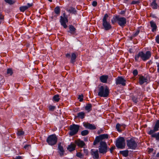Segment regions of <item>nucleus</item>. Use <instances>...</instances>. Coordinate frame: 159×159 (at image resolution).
Returning <instances> with one entry per match:
<instances>
[{
	"mask_svg": "<svg viewBox=\"0 0 159 159\" xmlns=\"http://www.w3.org/2000/svg\"><path fill=\"white\" fill-rule=\"evenodd\" d=\"M101 140L99 139L98 136L96 137L95 138V140H94L93 143V144L94 145H96Z\"/></svg>",
	"mask_w": 159,
	"mask_h": 159,
	"instance_id": "obj_36",
	"label": "nucleus"
},
{
	"mask_svg": "<svg viewBox=\"0 0 159 159\" xmlns=\"http://www.w3.org/2000/svg\"><path fill=\"white\" fill-rule=\"evenodd\" d=\"M99 153L102 154L106 153L107 150V145L105 142L101 141L100 143L99 148L98 149Z\"/></svg>",
	"mask_w": 159,
	"mask_h": 159,
	"instance_id": "obj_8",
	"label": "nucleus"
},
{
	"mask_svg": "<svg viewBox=\"0 0 159 159\" xmlns=\"http://www.w3.org/2000/svg\"><path fill=\"white\" fill-rule=\"evenodd\" d=\"M153 148H149L148 149V152L150 153L153 152Z\"/></svg>",
	"mask_w": 159,
	"mask_h": 159,
	"instance_id": "obj_58",
	"label": "nucleus"
},
{
	"mask_svg": "<svg viewBox=\"0 0 159 159\" xmlns=\"http://www.w3.org/2000/svg\"><path fill=\"white\" fill-rule=\"evenodd\" d=\"M59 95L58 94H56L53 96V100L54 101L58 102L60 100Z\"/></svg>",
	"mask_w": 159,
	"mask_h": 159,
	"instance_id": "obj_32",
	"label": "nucleus"
},
{
	"mask_svg": "<svg viewBox=\"0 0 159 159\" xmlns=\"http://www.w3.org/2000/svg\"><path fill=\"white\" fill-rule=\"evenodd\" d=\"M139 32H140V30H138L136 32L134 33V36H135V37L136 36H137L139 34Z\"/></svg>",
	"mask_w": 159,
	"mask_h": 159,
	"instance_id": "obj_52",
	"label": "nucleus"
},
{
	"mask_svg": "<svg viewBox=\"0 0 159 159\" xmlns=\"http://www.w3.org/2000/svg\"><path fill=\"white\" fill-rule=\"evenodd\" d=\"M143 61H145L148 60L150 58L151 56V52L149 51H147L146 53H144L143 52Z\"/></svg>",
	"mask_w": 159,
	"mask_h": 159,
	"instance_id": "obj_14",
	"label": "nucleus"
},
{
	"mask_svg": "<svg viewBox=\"0 0 159 159\" xmlns=\"http://www.w3.org/2000/svg\"><path fill=\"white\" fill-rule=\"evenodd\" d=\"M57 138L55 134L49 136L47 138L46 142L50 145L53 146L56 144L57 142Z\"/></svg>",
	"mask_w": 159,
	"mask_h": 159,
	"instance_id": "obj_4",
	"label": "nucleus"
},
{
	"mask_svg": "<svg viewBox=\"0 0 159 159\" xmlns=\"http://www.w3.org/2000/svg\"><path fill=\"white\" fill-rule=\"evenodd\" d=\"M85 116V114L84 112H81L77 113V117H79L81 119L84 118Z\"/></svg>",
	"mask_w": 159,
	"mask_h": 159,
	"instance_id": "obj_30",
	"label": "nucleus"
},
{
	"mask_svg": "<svg viewBox=\"0 0 159 159\" xmlns=\"http://www.w3.org/2000/svg\"><path fill=\"white\" fill-rule=\"evenodd\" d=\"M153 138H155L156 139L159 141V132L155 133L152 135Z\"/></svg>",
	"mask_w": 159,
	"mask_h": 159,
	"instance_id": "obj_38",
	"label": "nucleus"
},
{
	"mask_svg": "<svg viewBox=\"0 0 159 159\" xmlns=\"http://www.w3.org/2000/svg\"><path fill=\"white\" fill-rule=\"evenodd\" d=\"M99 139L101 140L108 139L109 137V135L107 134H102L99 135L98 136Z\"/></svg>",
	"mask_w": 159,
	"mask_h": 159,
	"instance_id": "obj_24",
	"label": "nucleus"
},
{
	"mask_svg": "<svg viewBox=\"0 0 159 159\" xmlns=\"http://www.w3.org/2000/svg\"><path fill=\"white\" fill-rule=\"evenodd\" d=\"M4 16L2 15L1 13H0V24L4 20Z\"/></svg>",
	"mask_w": 159,
	"mask_h": 159,
	"instance_id": "obj_43",
	"label": "nucleus"
},
{
	"mask_svg": "<svg viewBox=\"0 0 159 159\" xmlns=\"http://www.w3.org/2000/svg\"><path fill=\"white\" fill-rule=\"evenodd\" d=\"M151 26L152 28V31L154 32L156 30L157 26L156 23L153 21H151L150 22Z\"/></svg>",
	"mask_w": 159,
	"mask_h": 159,
	"instance_id": "obj_23",
	"label": "nucleus"
},
{
	"mask_svg": "<svg viewBox=\"0 0 159 159\" xmlns=\"http://www.w3.org/2000/svg\"><path fill=\"white\" fill-rule=\"evenodd\" d=\"M156 0H153L152 2L151 3V6L154 9H157V4L156 3Z\"/></svg>",
	"mask_w": 159,
	"mask_h": 159,
	"instance_id": "obj_29",
	"label": "nucleus"
},
{
	"mask_svg": "<svg viewBox=\"0 0 159 159\" xmlns=\"http://www.w3.org/2000/svg\"><path fill=\"white\" fill-rule=\"evenodd\" d=\"M157 71L158 73H159V62H157Z\"/></svg>",
	"mask_w": 159,
	"mask_h": 159,
	"instance_id": "obj_55",
	"label": "nucleus"
},
{
	"mask_svg": "<svg viewBox=\"0 0 159 159\" xmlns=\"http://www.w3.org/2000/svg\"><path fill=\"white\" fill-rule=\"evenodd\" d=\"M83 94L80 95H79L78 99H79V101L80 102L83 101Z\"/></svg>",
	"mask_w": 159,
	"mask_h": 159,
	"instance_id": "obj_44",
	"label": "nucleus"
},
{
	"mask_svg": "<svg viewBox=\"0 0 159 159\" xmlns=\"http://www.w3.org/2000/svg\"><path fill=\"white\" fill-rule=\"evenodd\" d=\"M129 0H125V2H126V3H127V2H128V1Z\"/></svg>",
	"mask_w": 159,
	"mask_h": 159,
	"instance_id": "obj_61",
	"label": "nucleus"
},
{
	"mask_svg": "<svg viewBox=\"0 0 159 159\" xmlns=\"http://www.w3.org/2000/svg\"><path fill=\"white\" fill-rule=\"evenodd\" d=\"M60 21L61 25L63 26L64 28L66 29L67 25H66V23H67L68 21L67 17L66 16H64V17L61 16Z\"/></svg>",
	"mask_w": 159,
	"mask_h": 159,
	"instance_id": "obj_10",
	"label": "nucleus"
},
{
	"mask_svg": "<svg viewBox=\"0 0 159 159\" xmlns=\"http://www.w3.org/2000/svg\"><path fill=\"white\" fill-rule=\"evenodd\" d=\"M69 28V30L68 31V32L70 33L72 35H76V29L73 25H70Z\"/></svg>",
	"mask_w": 159,
	"mask_h": 159,
	"instance_id": "obj_17",
	"label": "nucleus"
},
{
	"mask_svg": "<svg viewBox=\"0 0 159 159\" xmlns=\"http://www.w3.org/2000/svg\"><path fill=\"white\" fill-rule=\"evenodd\" d=\"M111 21L112 24L114 25L115 23H117L120 26L123 28L125 26L126 23V19L124 17H120L118 15L114 16Z\"/></svg>",
	"mask_w": 159,
	"mask_h": 159,
	"instance_id": "obj_1",
	"label": "nucleus"
},
{
	"mask_svg": "<svg viewBox=\"0 0 159 159\" xmlns=\"http://www.w3.org/2000/svg\"><path fill=\"white\" fill-rule=\"evenodd\" d=\"M92 106L91 103L87 104L85 107V109L88 112L92 110Z\"/></svg>",
	"mask_w": 159,
	"mask_h": 159,
	"instance_id": "obj_28",
	"label": "nucleus"
},
{
	"mask_svg": "<svg viewBox=\"0 0 159 159\" xmlns=\"http://www.w3.org/2000/svg\"><path fill=\"white\" fill-rule=\"evenodd\" d=\"M76 58V56L75 53H72L71 55V60L70 62L71 63L74 64L75 61V59Z\"/></svg>",
	"mask_w": 159,
	"mask_h": 159,
	"instance_id": "obj_26",
	"label": "nucleus"
},
{
	"mask_svg": "<svg viewBox=\"0 0 159 159\" xmlns=\"http://www.w3.org/2000/svg\"><path fill=\"white\" fill-rule=\"evenodd\" d=\"M13 73L12 70L11 69L9 68L7 69V74L8 75H11Z\"/></svg>",
	"mask_w": 159,
	"mask_h": 159,
	"instance_id": "obj_37",
	"label": "nucleus"
},
{
	"mask_svg": "<svg viewBox=\"0 0 159 159\" xmlns=\"http://www.w3.org/2000/svg\"><path fill=\"white\" fill-rule=\"evenodd\" d=\"M24 133V132L22 129H19L17 130L16 134L18 136H20L23 135Z\"/></svg>",
	"mask_w": 159,
	"mask_h": 159,
	"instance_id": "obj_33",
	"label": "nucleus"
},
{
	"mask_svg": "<svg viewBox=\"0 0 159 159\" xmlns=\"http://www.w3.org/2000/svg\"><path fill=\"white\" fill-rule=\"evenodd\" d=\"M132 100L135 103H137L138 102V99L135 97H132Z\"/></svg>",
	"mask_w": 159,
	"mask_h": 159,
	"instance_id": "obj_47",
	"label": "nucleus"
},
{
	"mask_svg": "<svg viewBox=\"0 0 159 159\" xmlns=\"http://www.w3.org/2000/svg\"><path fill=\"white\" fill-rule=\"evenodd\" d=\"M30 147V145L29 144L26 145L24 147V148L25 150H28L29 148Z\"/></svg>",
	"mask_w": 159,
	"mask_h": 159,
	"instance_id": "obj_49",
	"label": "nucleus"
},
{
	"mask_svg": "<svg viewBox=\"0 0 159 159\" xmlns=\"http://www.w3.org/2000/svg\"><path fill=\"white\" fill-rule=\"evenodd\" d=\"M115 148V146H113L109 149L111 153H113V150H114Z\"/></svg>",
	"mask_w": 159,
	"mask_h": 159,
	"instance_id": "obj_46",
	"label": "nucleus"
},
{
	"mask_svg": "<svg viewBox=\"0 0 159 159\" xmlns=\"http://www.w3.org/2000/svg\"><path fill=\"white\" fill-rule=\"evenodd\" d=\"M156 42L158 43H159V35H157L156 37Z\"/></svg>",
	"mask_w": 159,
	"mask_h": 159,
	"instance_id": "obj_51",
	"label": "nucleus"
},
{
	"mask_svg": "<svg viewBox=\"0 0 159 159\" xmlns=\"http://www.w3.org/2000/svg\"><path fill=\"white\" fill-rule=\"evenodd\" d=\"M147 79L143 76H141L139 78V83L140 85H142L145 82H147Z\"/></svg>",
	"mask_w": 159,
	"mask_h": 159,
	"instance_id": "obj_19",
	"label": "nucleus"
},
{
	"mask_svg": "<svg viewBox=\"0 0 159 159\" xmlns=\"http://www.w3.org/2000/svg\"><path fill=\"white\" fill-rule=\"evenodd\" d=\"M98 95L101 97H107L109 93V89L107 86H99L98 87Z\"/></svg>",
	"mask_w": 159,
	"mask_h": 159,
	"instance_id": "obj_2",
	"label": "nucleus"
},
{
	"mask_svg": "<svg viewBox=\"0 0 159 159\" xmlns=\"http://www.w3.org/2000/svg\"><path fill=\"white\" fill-rule=\"evenodd\" d=\"M84 141H88V138L87 137H86L84 138Z\"/></svg>",
	"mask_w": 159,
	"mask_h": 159,
	"instance_id": "obj_59",
	"label": "nucleus"
},
{
	"mask_svg": "<svg viewBox=\"0 0 159 159\" xmlns=\"http://www.w3.org/2000/svg\"><path fill=\"white\" fill-rule=\"evenodd\" d=\"M54 12L57 15L60 14L61 12V10L59 7H56L55 8Z\"/></svg>",
	"mask_w": 159,
	"mask_h": 159,
	"instance_id": "obj_31",
	"label": "nucleus"
},
{
	"mask_svg": "<svg viewBox=\"0 0 159 159\" xmlns=\"http://www.w3.org/2000/svg\"><path fill=\"white\" fill-rule=\"evenodd\" d=\"M66 57L70 58V55L69 53H67L66 54Z\"/></svg>",
	"mask_w": 159,
	"mask_h": 159,
	"instance_id": "obj_56",
	"label": "nucleus"
},
{
	"mask_svg": "<svg viewBox=\"0 0 159 159\" xmlns=\"http://www.w3.org/2000/svg\"><path fill=\"white\" fill-rule=\"evenodd\" d=\"M83 124L84 126L86 128L90 129H95L96 128V127L94 125H93L89 123L84 122Z\"/></svg>",
	"mask_w": 159,
	"mask_h": 159,
	"instance_id": "obj_15",
	"label": "nucleus"
},
{
	"mask_svg": "<svg viewBox=\"0 0 159 159\" xmlns=\"http://www.w3.org/2000/svg\"><path fill=\"white\" fill-rule=\"evenodd\" d=\"M108 78V75H102L100 77V80L103 83H107Z\"/></svg>",
	"mask_w": 159,
	"mask_h": 159,
	"instance_id": "obj_22",
	"label": "nucleus"
},
{
	"mask_svg": "<svg viewBox=\"0 0 159 159\" xmlns=\"http://www.w3.org/2000/svg\"><path fill=\"white\" fill-rule=\"evenodd\" d=\"M67 11L68 12H69L70 13H72L74 14H76L77 11L75 9V8L72 7H70L66 9Z\"/></svg>",
	"mask_w": 159,
	"mask_h": 159,
	"instance_id": "obj_20",
	"label": "nucleus"
},
{
	"mask_svg": "<svg viewBox=\"0 0 159 159\" xmlns=\"http://www.w3.org/2000/svg\"><path fill=\"white\" fill-rule=\"evenodd\" d=\"M126 80L123 78L122 76H119L116 79V85L121 84L123 86H125L126 84Z\"/></svg>",
	"mask_w": 159,
	"mask_h": 159,
	"instance_id": "obj_11",
	"label": "nucleus"
},
{
	"mask_svg": "<svg viewBox=\"0 0 159 159\" xmlns=\"http://www.w3.org/2000/svg\"><path fill=\"white\" fill-rule=\"evenodd\" d=\"M75 143L76 145H77L78 147L80 148H83L85 145L84 142L80 139L75 140Z\"/></svg>",
	"mask_w": 159,
	"mask_h": 159,
	"instance_id": "obj_16",
	"label": "nucleus"
},
{
	"mask_svg": "<svg viewBox=\"0 0 159 159\" xmlns=\"http://www.w3.org/2000/svg\"><path fill=\"white\" fill-rule=\"evenodd\" d=\"M126 12V10H122L120 12V14L122 15H124Z\"/></svg>",
	"mask_w": 159,
	"mask_h": 159,
	"instance_id": "obj_54",
	"label": "nucleus"
},
{
	"mask_svg": "<svg viewBox=\"0 0 159 159\" xmlns=\"http://www.w3.org/2000/svg\"><path fill=\"white\" fill-rule=\"evenodd\" d=\"M120 153L123 156L125 157H127L129 155V151L128 150L120 151Z\"/></svg>",
	"mask_w": 159,
	"mask_h": 159,
	"instance_id": "obj_27",
	"label": "nucleus"
},
{
	"mask_svg": "<svg viewBox=\"0 0 159 159\" xmlns=\"http://www.w3.org/2000/svg\"><path fill=\"white\" fill-rule=\"evenodd\" d=\"M125 127V125L124 124L121 125L119 123H117L116 126V128L118 131L121 132Z\"/></svg>",
	"mask_w": 159,
	"mask_h": 159,
	"instance_id": "obj_18",
	"label": "nucleus"
},
{
	"mask_svg": "<svg viewBox=\"0 0 159 159\" xmlns=\"http://www.w3.org/2000/svg\"><path fill=\"white\" fill-rule=\"evenodd\" d=\"M141 2V1L140 0H138L137 1H133L131 3V4H139Z\"/></svg>",
	"mask_w": 159,
	"mask_h": 159,
	"instance_id": "obj_42",
	"label": "nucleus"
},
{
	"mask_svg": "<svg viewBox=\"0 0 159 159\" xmlns=\"http://www.w3.org/2000/svg\"><path fill=\"white\" fill-rule=\"evenodd\" d=\"M116 145L118 148H124L125 146L124 138L123 137H120L118 139L116 140Z\"/></svg>",
	"mask_w": 159,
	"mask_h": 159,
	"instance_id": "obj_7",
	"label": "nucleus"
},
{
	"mask_svg": "<svg viewBox=\"0 0 159 159\" xmlns=\"http://www.w3.org/2000/svg\"><path fill=\"white\" fill-rule=\"evenodd\" d=\"M108 17V15L107 14H106L104 15L102 20V25L104 29L106 30H110L112 28L110 23L107 21Z\"/></svg>",
	"mask_w": 159,
	"mask_h": 159,
	"instance_id": "obj_5",
	"label": "nucleus"
},
{
	"mask_svg": "<svg viewBox=\"0 0 159 159\" xmlns=\"http://www.w3.org/2000/svg\"><path fill=\"white\" fill-rule=\"evenodd\" d=\"M55 17H57V15H56L55 16Z\"/></svg>",
	"mask_w": 159,
	"mask_h": 159,
	"instance_id": "obj_63",
	"label": "nucleus"
},
{
	"mask_svg": "<svg viewBox=\"0 0 159 159\" xmlns=\"http://www.w3.org/2000/svg\"><path fill=\"white\" fill-rule=\"evenodd\" d=\"M127 146L128 148L132 149H135L137 147V144L134 138H131L126 141Z\"/></svg>",
	"mask_w": 159,
	"mask_h": 159,
	"instance_id": "obj_6",
	"label": "nucleus"
},
{
	"mask_svg": "<svg viewBox=\"0 0 159 159\" xmlns=\"http://www.w3.org/2000/svg\"><path fill=\"white\" fill-rule=\"evenodd\" d=\"M48 108L50 111H53L55 109L56 107L55 106L50 105L49 106Z\"/></svg>",
	"mask_w": 159,
	"mask_h": 159,
	"instance_id": "obj_41",
	"label": "nucleus"
},
{
	"mask_svg": "<svg viewBox=\"0 0 159 159\" xmlns=\"http://www.w3.org/2000/svg\"><path fill=\"white\" fill-rule=\"evenodd\" d=\"M159 129V120H157L153 127V129H151L148 132V134L151 135V137L153 138V135L155 134V132L158 131Z\"/></svg>",
	"mask_w": 159,
	"mask_h": 159,
	"instance_id": "obj_9",
	"label": "nucleus"
},
{
	"mask_svg": "<svg viewBox=\"0 0 159 159\" xmlns=\"http://www.w3.org/2000/svg\"><path fill=\"white\" fill-rule=\"evenodd\" d=\"M156 157H159V152H158L156 155Z\"/></svg>",
	"mask_w": 159,
	"mask_h": 159,
	"instance_id": "obj_60",
	"label": "nucleus"
},
{
	"mask_svg": "<svg viewBox=\"0 0 159 159\" xmlns=\"http://www.w3.org/2000/svg\"><path fill=\"white\" fill-rule=\"evenodd\" d=\"M49 2H52V0H48Z\"/></svg>",
	"mask_w": 159,
	"mask_h": 159,
	"instance_id": "obj_62",
	"label": "nucleus"
},
{
	"mask_svg": "<svg viewBox=\"0 0 159 159\" xmlns=\"http://www.w3.org/2000/svg\"><path fill=\"white\" fill-rule=\"evenodd\" d=\"M33 5V4L32 3H27V6H26L27 7H28V9L32 7Z\"/></svg>",
	"mask_w": 159,
	"mask_h": 159,
	"instance_id": "obj_53",
	"label": "nucleus"
},
{
	"mask_svg": "<svg viewBox=\"0 0 159 159\" xmlns=\"http://www.w3.org/2000/svg\"><path fill=\"white\" fill-rule=\"evenodd\" d=\"M80 125L75 124L70 125L69 127V130H70L69 133V135L70 136H73L76 134L80 129Z\"/></svg>",
	"mask_w": 159,
	"mask_h": 159,
	"instance_id": "obj_3",
	"label": "nucleus"
},
{
	"mask_svg": "<svg viewBox=\"0 0 159 159\" xmlns=\"http://www.w3.org/2000/svg\"><path fill=\"white\" fill-rule=\"evenodd\" d=\"M89 133V131L87 130H85L82 131L81 132V135L83 136L87 135Z\"/></svg>",
	"mask_w": 159,
	"mask_h": 159,
	"instance_id": "obj_35",
	"label": "nucleus"
},
{
	"mask_svg": "<svg viewBox=\"0 0 159 159\" xmlns=\"http://www.w3.org/2000/svg\"><path fill=\"white\" fill-rule=\"evenodd\" d=\"M14 159H22V158L21 156H17Z\"/></svg>",
	"mask_w": 159,
	"mask_h": 159,
	"instance_id": "obj_57",
	"label": "nucleus"
},
{
	"mask_svg": "<svg viewBox=\"0 0 159 159\" xmlns=\"http://www.w3.org/2000/svg\"><path fill=\"white\" fill-rule=\"evenodd\" d=\"M133 74L134 76H137L138 74V71L137 70H134L133 72Z\"/></svg>",
	"mask_w": 159,
	"mask_h": 159,
	"instance_id": "obj_45",
	"label": "nucleus"
},
{
	"mask_svg": "<svg viewBox=\"0 0 159 159\" xmlns=\"http://www.w3.org/2000/svg\"><path fill=\"white\" fill-rule=\"evenodd\" d=\"M76 156L80 159L83 158L84 155L82 154L80 152H79L76 153Z\"/></svg>",
	"mask_w": 159,
	"mask_h": 159,
	"instance_id": "obj_39",
	"label": "nucleus"
},
{
	"mask_svg": "<svg viewBox=\"0 0 159 159\" xmlns=\"http://www.w3.org/2000/svg\"><path fill=\"white\" fill-rule=\"evenodd\" d=\"M4 1L6 3L10 5L13 4L15 2V1L12 0H4Z\"/></svg>",
	"mask_w": 159,
	"mask_h": 159,
	"instance_id": "obj_40",
	"label": "nucleus"
},
{
	"mask_svg": "<svg viewBox=\"0 0 159 159\" xmlns=\"http://www.w3.org/2000/svg\"><path fill=\"white\" fill-rule=\"evenodd\" d=\"M84 153L86 156H88V149H84L83 150Z\"/></svg>",
	"mask_w": 159,
	"mask_h": 159,
	"instance_id": "obj_48",
	"label": "nucleus"
},
{
	"mask_svg": "<svg viewBox=\"0 0 159 159\" xmlns=\"http://www.w3.org/2000/svg\"><path fill=\"white\" fill-rule=\"evenodd\" d=\"M28 7L26 6H23L20 7V11L24 12L25 11L28 9Z\"/></svg>",
	"mask_w": 159,
	"mask_h": 159,
	"instance_id": "obj_34",
	"label": "nucleus"
},
{
	"mask_svg": "<svg viewBox=\"0 0 159 159\" xmlns=\"http://www.w3.org/2000/svg\"><path fill=\"white\" fill-rule=\"evenodd\" d=\"M143 52H139L135 56L134 59L135 61L137 62H140L141 61V59L143 60Z\"/></svg>",
	"mask_w": 159,
	"mask_h": 159,
	"instance_id": "obj_13",
	"label": "nucleus"
},
{
	"mask_svg": "<svg viewBox=\"0 0 159 159\" xmlns=\"http://www.w3.org/2000/svg\"><path fill=\"white\" fill-rule=\"evenodd\" d=\"M92 5L93 7H96L97 5V2L95 1H93L92 3Z\"/></svg>",
	"mask_w": 159,
	"mask_h": 159,
	"instance_id": "obj_50",
	"label": "nucleus"
},
{
	"mask_svg": "<svg viewBox=\"0 0 159 159\" xmlns=\"http://www.w3.org/2000/svg\"><path fill=\"white\" fill-rule=\"evenodd\" d=\"M90 153L94 159H98L99 158L98 151L97 149H92L91 150Z\"/></svg>",
	"mask_w": 159,
	"mask_h": 159,
	"instance_id": "obj_12",
	"label": "nucleus"
},
{
	"mask_svg": "<svg viewBox=\"0 0 159 159\" xmlns=\"http://www.w3.org/2000/svg\"><path fill=\"white\" fill-rule=\"evenodd\" d=\"M58 149L60 150L61 153H60V154L61 156L63 155V153L65 151L63 149V147L61 145V143H59L58 146Z\"/></svg>",
	"mask_w": 159,
	"mask_h": 159,
	"instance_id": "obj_25",
	"label": "nucleus"
},
{
	"mask_svg": "<svg viewBox=\"0 0 159 159\" xmlns=\"http://www.w3.org/2000/svg\"><path fill=\"white\" fill-rule=\"evenodd\" d=\"M76 147V145L71 143L70 145H69L67 148V149L70 152H72L75 150Z\"/></svg>",
	"mask_w": 159,
	"mask_h": 159,
	"instance_id": "obj_21",
	"label": "nucleus"
}]
</instances>
